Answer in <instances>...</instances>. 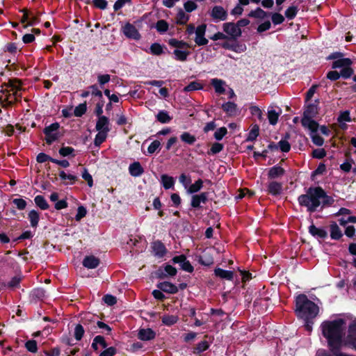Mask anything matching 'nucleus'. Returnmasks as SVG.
Returning <instances> with one entry per match:
<instances>
[{"label": "nucleus", "mask_w": 356, "mask_h": 356, "mask_svg": "<svg viewBox=\"0 0 356 356\" xmlns=\"http://www.w3.org/2000/svg\"><path fill=\"white\" fill-rule=\"evenodd\" d=\"M161 179L162 186L165 190L172 188L174 187L175 180L172 177L164 174L161 176Z\"/></svg>", "instance_id": "nucleus-28"}, {"label": "nucleus", "mask_w": 356, "mask_h": 356, "mask_svg": "<svg viewBox=\"0 0 356 356\" xmlns=\"http://www.w3.org/2000/svg\"><path fill=\"white\" fill-rule=\"evenodd\" d=\"M74 149L72 147H69V146H63L62 147H60L58 150V153L60 156H63V157H65V156H71V157H74L76 155L74 154Z\"/></svg>", "instance_id": "nucleus-40"}, {"label": "nucleus", "mask_w": 356, "mask_h": 356, "mask_svg": "<svg viewBox=\"0 0 356 356\" xmlns=\"http://www.w3.org/2000/svg\"><path fill=\"white\" fill-rule=\"evenodd\" d=\"M123 33L127 38L136 40H138L141 38V35L136 26L129 22L123 27Z\"/></svg>", "instance_id": "nucleus-12"}, {"label": "nucleus", "mask_w": 356, "mask_h": 356, "mask_svg": "<svg viewBox=\"0 0 356 356\" xmlns=\"http://www.w3.org/2000/svg\"><path fill=\"white\" fill-rule=\"evenodd\" d=\"M35 204L42 210H47L49 209V205L45 198L40 195H38L34 198Z\"/></svg>", "instance_id": "nucleus-36"}, {"label": "nucleus", "mask_w": 356, "mask_h": 356, "mask_svg": "<svg viewBox=\"0 0 356 356\" xmlns=\"http://www.w3.org/2000/svg\"><path fill=\"white\" fill-rule=\"evenodd\" d=\"M346 321L343 318L324 321L321 325L322 335L330 351L341 350L343 346Z\"/></svg>", "instance_id": "nucleus-1"}, {"label": "nucleus", "mask_w": 356, "mask_h": 356, "mask_svg": "<svg viewBox=\"0 0 356 356\" xmlns=\"http://www.w3.org/2000/svg\"><path fill=\"white\" fill-rule=\"evenodd\" d=\"M337 121L339 123H341L343 122H351L352 120L350 116V111L346 110L341 112L337 118Z\"/></svg>", "instance_id": "nucleus-55"}, {"label": "nucleus", "mask_w": 356, "mask_h": 356, "mask_svg": "<svg viewBox=\"0 0 356 356\" xmlns=\"http://www.w3.org/2000/svg\"><path fill=\"white\" fill-rule=\"evenodd\" d=\"M178 320V316L175 315L166 314L162 317V323L167 326H171L177 323Z\"/></svg>", "instance_id": "nucleus-39"}, {"label": "nucleus", "mask_w": 356, "mask_h": 356, "mask_svg": "<svg viewBox=\"0 0 356 356\" xmlns=\"http://www.w3.org/2000/svg\"><path fill=\"white\" fill-rule=\"evenodd\" d=\"M246 49L247 47L245 44L238 42L237 40L233 42V51L236 53H242L244 52Z\"/></svg>", "instance_id": "nucleus-58"}, {"label": "nucleus", "mask_w": 356, "mask_h": 356, "mask_svg": "<svg viewBox=\"0 0 356 356\" xmlns=\"http://www.w3.org/2000/svg\"><path fill=\"white\" fill-rule=\"evenodd\" d=\"M207 30V24H202L195 29V42L198 46H204L208 44L209 40L204 37Z\"/></svg>", "instance_id": "nucleus-10"}, {"label": "nucleus", "mask_w": 356, "mask_h": 356, "mask_svg": "<svg viewBox=\"0 0 356 356\" xmlns=\"http://www.w3.org/2000/svg\"><path fill=\"white\" fill-rule=\"evenodd\" d=\"M28 218L30 220L31 226L34 228L37 227L40 220L39 213L37 211L33 209L28 213Z\"/></svg>", "instance_id": "nucleus-34"}, {"label": "nucleus", "mask_w": 356, "mask_h": 356, "mask_svg": "<svg viewBox=\"0 0 356 356\" xmlns=\"http://www.w3.org/2000/svg\"><path fill=\"white\" fill-rule=\"evenodd\" d=\"M298 10H298V6H289L285 10V13H284L285 17L289 20L293 19L296 17Z\"/></svg>", "instance_id": "nucleus-44"}, {"label": "nucleus", "mask_w": 356, "mask_h": 356, "mask_svg": "<svg viewBox=\"0 0 356 356\" xmlns=\"http://www.w3.org/2000/svg\"><path fill=\"white\" fill-rule=\"evenodd\" d=\"M271 19L275 25H278L284 22V17L280 13H275L272 15Z\"/></svg>", "instance_id": "nucleus-62"}, {"label": "nucleus", "mask_w": 356, "mask_h": 356, "mask_svg": "<svg viewBox=\"0 0 356 356\" xmlns=\"http://www.w3.org/2000/svg\"><path fill=\"white\" fill-rule=\"evenodd\" d=\"M214 275L221 280L232 281L234 280V272L232 270H224L220 268L214 269Z\"/></svg>", "instance_id": "nucleus-21"}, {"label": "nucleus", "mask_w": 356, "mask_h": 356, "mask_svg": "<svg viewBox=\"0 0 356 356\" xmlns=\"http://www.w3.org/2000/svg\"><path fill=\"white\" fill-rule=\"evenodd\" d=\"M161 147V143L158 140H155L151 143L147 147V152L149 154H154Z\"/></svg>", "instance_id": "nucleus-61"}, {"label": "nucleus", "mask_w": 356, "mask_h": 356, "mask_svg": "<svg viewBox=\"0 0 356 356\" xmlns=\"http://www.w3.org/2000/svg\"><path fill=\"white\" fill-rule=\"evenodd\" d=\"M83 266L88 269H93L97 268L100 261L98 258L93 255L86 256L83 260Z\"/></svg>", "instance_id": "nucleus-22"}, {"label": "nucleus", "mask_w": 356, "mask_h": 356, "mask_svg": "<svg viewBox=\"0 0 356 356\" xmlns=\"http://www.w3.org/2000/svg\"><path fill=\"white\" fill-rule=\"evenodd\" d=\"M340 74L342 78L347 79H349L354 74V70L351 67V65H348L341 69Z\"/></svg>", "instance_id": "nucleus-53"}, {"label": "nucleus", "mask_w": 356, "mask_h": 356, "mask_svg": "<svg viewBox=\"0 0 356 356\" xmlns=\"http://www.w3.org/2000/svg\"><path fill=\"white\" fill-rule=\"evenodd\" d=\"M156 335V332L151 328H141L138 332V338L145 341L155 339Z\"/></svg>", "instance_id": "nucleus-18"}, {"label": "nucleus", "mask_w": 356, "mask_h": 356, "mask_svg": "<svg viewBox=\"0 0 356 356\" xmlns=\"http://www.w3.org/2000/svg\"><path fill=\"white\" fill-rule=\"evenodd\" d=\"M343 346L356 351V321L349 324Z\"/></svg>", "instance_id": "nucleus-7"}, {"label": "nucleus", "mask_w": 356, "mask_h": 356, "mask_svg": "<svg viewBox=\"0 0 356 356\" xmlns=\"http://www.w3.org/2000/svg\"><path fill=\"white\" fill-rule=\"evenodd\" d=\"M149 49L151 54L155 56H160L163 54V47L157 42L152 44Z\"/></svg>", "instance_id": "nucleus-48"}, {"label": "nucleus", "mask_w": 356, "mask_h": 356, "mask_svg": "<svg viewBox=\"0 0 356 356\" xmlns=\"http://www.w3.org/2000/svg\"><path fill=\"white\" fill-rule=\"evenodd\" d=\"M311 138L314 144L317 146H322L324 143V139L316 132H312Z\"/></svg>", "instance_id": "nucleus-56"}, {"label": "nucleus", "mask_w": 356, "mask_h": 356, "mask_svg": "<svg viewBox=\"0 0 356 356\" xmlns=\"http://www.w3.org/2000/svg\"><path fill=\"white\" fill-rule=\"evenodd\" d=\"M309 233L317 238L325 239L327 237V232L324 228L316 227L313 223L309 227Z\"/></svg>", "instance_id": "nucleus-19"}, {"label": "nucleus", "mask_w": 356, "mask_h": 356, "mask_svg": "<svg viewBox=\"0 0 356 356\" xmlns=\"http://www.w3.org/2000/svg\"><path fill=\"white\" fill-rule=\"evenodd\" d=\"M60 128L58 122H54L49 126H47L43 129V133L45 135V142L47 145H51L54 142L58 140L62 136L58 131Z\"/></svg>", "instance_id": "nucleus-6"}, {"label": "nucleus", "mask_w": 356, "mask_h": 356, "mask_svg": "<svg viewBox=\"0 0 356 356\" xmlns=\"http://www.w3.org/2000/svg\"><path fill=\"white\" fill-rule=\"evenodd\" d=\"M36 161L38 163H44L46 161H50L53 163L54 158L51 157L50 156L47 155L45 153L40 152L38 154L36 157Z\"/></svg>", "instance_id": "nucleus-57"}, {"label": "nucleus", "mask_w": 356, "mask_h": 356, "mask_svg": "<svg viewBox=\"0 0 356 356\" xmlns=\"http://www.w3.org/2000/svg\"><path fill=\"white\" fill-rule=\"evenodd\" d=\"M353 63V60L349 58H341L340 59L336 60L332 63V69L343 68L348 65H352Z\"/></svg>", "instance_id": "nucleus-25"}, {"label": "nucleus", "mask_w": 356, "mask_h": 356, "mask_svg": "<svg viewBox=\"0 0 356 356\" xmlns=\"http://www.w3.org/2000/svg\"><path fill=\"white\" fill-rule=\"evenodd\" d=\"M87 111L86 102L81 103L75 107L74 115L76 117H82Z\"/></svg>", "instance_id": "nucleus-45"}, {"label": "nucleus", "mask_w": 356, "mask_h": 356, "mask_svg": "<svg viewBox=\"0 0 356 356\" xmlns=\"http://www.w3.org/2000/svg\"><path fill=\"white\" fill-rule=\"evenodd\" d=\"M227 128L225 127H220L216 130V131L214 133V138L217 140H221L224 136L227 134Z\"/></svg>", "instance_id": "nucleus-59"}, {"label": "nucleus", "mask_w": 356, "mask_h": 356, "mask_svg": "<svg viewBox=\"0 0 356 356\" xmlns=\"http://www.w3.org/2000/svg\"><path fill=\"white\" fill-rule=\"evenodd\" d=\"M249 109L252 116H256L261 122L263 121L262 111L257 106H250Z\"/></svg>", "instance_id": "nucleus-49"}, {"label": "nucleus", "mask_w": 356, "mask_h": 356, "mask_svg": "<svg viewBox=\"0 0 356 356\" xmlns=\"http://www.w3.org/2000/svg\"><path fill=\"white\" fill-rule=\"evenodd\" d=\"M222 109L229 116H234L237 113V105L234 102H227L222 105Z\"/></svg>", "instance_id": "nucleus-26"}, {"label": "nucleus", "mask_w": 356, "mask_h": 356, "mask_svg": "<svg viewBox=\"0 0 356 356\" xmlns=\"http://www.w3.org/2000/svg\"><path fill=\"white\" fill-rule=\"evenodd\" d=\"M87 214V210L85 207L81 205L77 209V213L75 216V220L76 221H80L83 218H84Z\"/></svg>", "instance_id": "nucleus-60"}, {"label": "nucleus", "mask_w": 356, "mask_h": 356, "mask_svg": "<svg viewBox=\"0 0 356 356\" xmlns=\"http://www.w3.org/2000/svg\"><path fill=\"white\" fill-rule=\"evenodd\" d=\"M204 181L201 179H198L197 181H195L194 184H191L188 188V193L191 194L196 193L199 192L202 186H203Z\"/></svg>", "instance_id": "nucleus-43"}, {"label": "nucleus", "mask_w": 356, "mask_h": 356, "mask_svg": "<svg viewBox=\"0 0 356 356\" xmlns=\"http://www.w3.org/2000/svg\"><path fill=\"white\" fill-rule=\"evenodd\" d=\"M156 119L158 122L162 124H166L169 123L172 120V117L169 115L167 111L161 110L156 114Z\"/></svg>", "instance_id": "nucleus-30"}, {"label": "nucleus", "mask_w": 356, "mask_h": 356, "mask_svg": "<svg viewBox=\"0 0 356 356\" xmlns=\"http://www.w3.org/2000/svg\"><path fill=\"white\" fill-rule=\"evenodd\" d=\"M152 248L154 255L159 258H162L167 252V249L165 245L159 240L155 241L152 243Z\"/></svg>", "instance_id": "nucleus-17"}, {"label": "nucleus", "mask_w": 356, "mask_h": 356, "mask_svg": "<svg viewBox=\"0 0 356 356\" xmlns=\"http://www.w3.org/2000/svg\"><path fill=\"white\" fill-rule=\"evenodd\" d=\"M25 348L31 353H35L38 351L37 341L34 339H31L25 343Z\"/></svg>", "instance_id": "nucleus-51"}, {"label": "nucleus", "mask_w": 356, "mask_h": 356, "mask_svg": "<svg viewBox=\"0 0 356 356\" xmlns=\"http://www.w3.org/2000/svg\"><path fill=\"white\" fill-rule=\"evenodd\" d=\"M11 253V250L6 251L5 255L1 257L0 262L3 264L4 268L11 269L14 272L19 271L20 267L18 262L15 258L9 256Z\"/></svg>", "instance_id": "nucleus-9"}, {"label": "nucleus", "mask_w": 356, "mask_h": 356, "mask_svg": "<svg viewBox=\"0 0 356 356\" xmlns=\"http://www.w3.org/2000/svg\"><path fill=\"white\" fill-rule=\"evenodd\" d=\"M117 353V350L115 347H109L105 348L100 354L99 356H114Z\"/></svg>", "instance_id": "nucleus-64"}, {"label": "nucleus", "mask_w": 356, "mask_h": 356, "mask_svg": "<svg viewBox=\"0 0 356 356\" xmlns=\"http://www.w3.org/2000/svg\"><path fill=\"white\" fill-rule=\"evenodd\" d=\"M155 27L159 33H164L168 30L169 24L165 20L160 19L156 22Z\"/></svg>", "instance_id": "nucleus-46"}, {"label": "nucleus", "mask_w": 356, "mask_h": 356, "mask_svg": "<svg viewBox=\"0 0 356 356\" xmlns=\"http://www.w3.org/2000/svg\"><path fill=\"white\" fill-rule=\"evenodd\" d=\"M156 287L169 294H175L178 292V287L175 284L167 281L158 283Z\"/></svg>", "instance_id": "nucleus-15"}, {"label": "nucleus", "mask_w": 356, "mask_h": 356, "mask_svg": "<svg viewBox=\"0 0 356 356\" xmlns=\"http://www.w3.org/2000/svg\"><path fill=\"white\" fill-rule=\"evenodd\" d=\"M279 118V113H277L275 110H270L268 112V119L269 123L272 125H275L277 123Z\"/></svg>", "instance_id": "nucleus-52"}, {"label": "nucleus", "mask_w": 356, "mask_h": 356, "mask_svg": "<svg viewBox=\"0 0 356 356\" xmlns=\"http://www.w3.org/2000/svg\"><path fill=\"white\" fill-rule=\"evenodd\" d=\"M318 312V306L309 300L305 294L301 293L296 297L295 313L299 319L315 318Z\"/></svg>", "instance_id": "nucleus-2"}, {"label": "nucleus", "mask_w": 356, "mask_h": 356, "mask_svg": "<svg viewBox=\"0 0 356 356\" xmlns=\"http://www.w3.org/2000/svg\"><path fill=\"white\" fill-rule=\"evenodd\" d=\"M330 237L333 240H339L343 236V233L336 222H332L330 225Z\"/></svg>", "instance_id": "nucleus-24"}, {"label": "nucleus", "mask_w": 356, "mask_h": 356, "mask_svg": "<svg viewBox=\"0 0 356 356\" xmlns=\"http://www.w3.org/2000/svg\"><path fill=\"white\" fill-rule=\"evenodd\" d=\"M298 202L300 207H306L308 213H314L321 204V186L308 188L305 194L298 196Z\"/></svg>", "instance_id": "nucleus-3"}, {"label": "nucleus", "mask_w": 356, "mask_h": 356, "mask_svg": "<svg viewBox=\"0 0 356 356\" xmlns=\"http://www.w3.org/2000/svg\"><path fill=\"white\" fill-rule=\"evenodd\" d=\"M223 31L229 40L236 41L242 35V31L234 22H226L222 25Z\"/></svg>", "instance_id": "nucleus-8"}, {"label": "nucleus", "mask_w": 356, "mask_h": 356, "mask_svg": "<svg viewBox=\"0 0 356 356\" xmlns=\"http://www.w3.org/2000/svg\"><path fill=\"white\" fill-rule=\"evenodd\" d=\"M319 107L316 104H308L303 112V117L301 119L302 126L309 129L311 132H317L319 128L318 123L313 120L318 114Z\"/></svg>", "instance_id": "nucleus-4"}, {"label": "nucleus", "mask_w": 356, "mask_h": 356, "mask_svg": "<svg viewBox=\"0 0 356 356\" xmlns=\"http://www.w3.org/2000/svg\"><path fill=\"white\" fill-rule=\"evenodd\" d=\"M22 280V275H18L14 276L13 277L11 278V280L9 282H6L7 289H10V290H14L15 289L19 288L20 283H21Z\"/></svg>", "instance_id": "nucleus-31"}, {"label": "nucleus", "mask_w": 356, "mask_h": 356, "mask_svg": "<svg viewBox=\"0 0 356 356\" xmlns=\"http://www.w3.org/2000/svg\"><path fill=\"white\" fill-rule=\"evenodd\" d=\"M283 190V186L281 182L271 181L267 185L266 191L273 196H278L281 195Z\"/></svg>", "instance_id": "nucleus-13"}, {"label": "nucleus", "mask_w": 356, "mask_h": 356, "mask_svg": "<svg viewBox=\"0 0 356 356\" xmlns=\"http://www.w3.org/2000/svg\"><path fill=\"white\" fill-rule=\"evenodd\" d=\"M203 88L202 84L197 81H194L191 83H189L186 86L184 87V92H191L195 90H201Z\"/></svg>", "instance_id": "nucleus-42"}, {"label": "nucleus", "mask_w": 356, "mask_h": 356, "mask_svg": "<svg viewBox=\"0 0 356 356\" xmlns=\"http://www.w3.org/2000/svg\"><path fill=\"white\" fill-rule=\"evenodd\" d=\"M278 147L282 152H289L291 149V145L287 140H281L278 143Z\"/></svg>", "instance_id": "nucleus-63"}, {"label": "nucleus", "mask_w": 356, "mask_h": 356, "mask_svg": "<svg viewBox=\"0 0 356 356\" xmlns=\"http://www.w3.org/2000/svg\"><path fill=\"white\" fill-rule=\"evenodd\" d=\"M98 120L96 123L95 129L98 131L108 133L110 131V122L107 117L104 115L97 116Z\"/></svg>", "instance_id": "nucleus-14"}, {"label": "nucleus", "mask_w": 356, "mask_h": 356, "mask_svg": "<svg viewBox=\"0 0 356 356\" xmlns=\"http://www.w3.org/2000/svg\"><path fill=\"white\" fill-rule=\"evenodd\" d=\"M210 15L215 22L225 21L228 17L227 10L221 6H213Z\"/></svg>", "instance_id": "nucleus-11"}, {"label": "nucleus", "mask_w": 356, "mask_h": 356, "mask_svg": "<svg viewBox=\"0 0 356 356\" xmlns=\"http://www.w3.org/2000/svg\"><path fill=\"white\" fill-rule=\"evenodd\" d=\"M259 135V126L257 124L252 125V128L248 133L246 141L253 142L257 140Z\"/></svg>", "instance_id": "nucleus-33"}, {"label": "nucleus", "mask_w": 356, "mask_h": 356, "mask_svg": "<svg viewBox=\"0 0 356 356\" xmlns=\"http://www.w3.org/2000/svg\"><path fill=\"white\" fill-rule=\"evenodd\" d=\"M198 262L202 266H210L213 264V258L209 254L204 253L199 257Z\"/></svg>", "instance_id": "nucleus-37"}, {"label": "nucleus", "mask_w": 356, "mask_h": 356, "mask_svg": "<svg viewBox=\"0 0 356 356\" xmlns=\"http://www.w3.org/2000/svg\"><path fill=\"white\" fill-rule=\"evenodd\" d=\"M285 170L279 165H275L268 169V178L269 179H275L282 177L285 174Z\"/></svg>", "instance_id": "nucleus-16"}, {"label": "nucleus", "mask_w": 356, "mask_h": 356, "mask_svg": "<svg viewBox=\"0 0 356 356\" xmlns=\"http://www.w3.org/2000/svg\"><path fill=\"white\" fill-rule=\"evenodd\" d=\"M321 210H323L325 207L332 206L335 202L334 199L328 195L322 187H321Z\"/></svg>", "instance_id": "nucleus-20"}, {"label": "nucleus", "mask_w": 356, "mask_h": 356, "mask_svg": "<svg viewBox=\"0 0 356 356\" xmlns=\"http://www.w3.org/2000/svg\"><path fill=\"white\" fill-rule=\"evenodd\" d=\"M210 347V343L206 341L202 340L193 348V353L197 355H201V354L207 350Z\"/></svg>", "instance_id": "nucleus-27"}, {"label": "nucleus", "mask_w": 356, "mask_h": 356, "mask_svg": "<svg viewBox=\"0 0 356 356\" xmlns=\"http://www.w3.org/2000/svg\"><path fill=\"white\" fill-rule=\"evenodd\" d=\"M85 333L84 328L81 324H77L74 327V338L77 341L81 340Z\"/></svg>", "instance_id": "nucleus-50"}, {"label": "nucleus", "mask_w": 356, "mask_h": 356, "mask_svg": "<svg viewBox=\"0 0 356 356\" xmlns=\"http://www.w3.org/2000/svg\"><path fill=\"white\" fill-rule=\"evenodd\" d=\"M224 148V145L220 143H214L209 151L208 152L209 154H216L220 153Z\"/></svg>", "instance_id": "nucleus-54"}, {"label": "nucleus", "mask_w": 356, "mask_h": 356, "mask_svg": "<svg viewBox=\"0 0 356 356\" xmlns=\"http://www.w3.org/2000/svg\"><path fill=\"white\" fill-rule=\"evenodd\" d=\"M211 83L215 89L216 92L218 94H223L225 92L224 85L225 82L221 79H213L211 81Z\"/></svg>", "instance_id": "nucleus-32"}, {"label": "nucleus", "mask_w": 356, "mask_h": 356, "mask_svg": "<svg viewBox=\"0 0 356 356\" xmlns=\"http://www.w3.org/2000/svg\"><path fill=\"white\" fill-rule=\"evenodd\" d=\"M188 20L189 16L181 8H179L176 16V23L179 25H184Z\"/></svg>", "instance_id": "nucleus-35"}, {"label": "nucleus", "mask_w": 356, "mask_h": 356, "mask_svg": "<svg viewBox=\"0 0 356 356\" xmlns=\"http://www.w3.org/2000/svg\"><path fill=\"white\" fill-rule=\"evenodd\" d=\"M129 174L132 177H140L144 172V169L142 167L141 164L138 161H134L131 164L129 165Z\"/></svg>", "instance_id": "nucleus-23"}, {"label": "nucleus", "mask_w": 356, "mask_h": 356, "mask_svg": "<svg viewBox=\"0 0 356 356\" xmlns=\"http://www.w3.org/2000/svg\"><path fill=\"white\" fill-rule=\"evenodd\" d=\"M108 133L104 131H98V134H96L94 144L95 146L99 147L101 144H102L106 139Z\"/></svg>", "instance_id": "nucleus-47"}, {"label": "nucleus", "mask_w": 356, "mask_h": 356, "mask_svg": "<svg viewBox=\"0 0 356 356\" xmlns=\"http://www.w3.org/2000/svg\"><path fill=\"white\" fill-rule=\"evenodd\" d=\"M180 140L185 144L188 145H193L197 140V138L195 135L191 134L188 131L181 133L179 136Z\"/></svg>", "instance_id": "nucleus-29"}, {"label": "nucleus", "mask_w": 356, "mask_h": 356, "mask_svg": "<svg viewBox=\"0 0 356 356\" xmlns=\"http://www.w3.org/2000/svg\"><path fill=\"white\" fill-rule=\"evenodd\" d=\"M168 44L170 47L175 48L173 51V54L175 55V59L176 60L184 62L191 54V52L186 50V49L191 48V45L184 40L171 38L168 41Z\"/></svg>", "instance_id": "nucleus-5"}, {"label": "nucleus", "mask_w": 356, "mask_h": 356, "mask_svg": "<svg viewBox=\"0 0 356 356\" xmlns=\"http://www.w3.org/2000/svg\"><path fill=\"white\" fill-rule=\"evenodd\" d=\"M4 85L8 88H10L11 91H14L15 90H22L21 81L18 79H9L7 83H4Z\"/></svg>", "instance_id": "nucleus-38"}, {"label": "nucleus", "mask_w": 356, "mask_h": 356, "mask_svg": "<svg viewBox=\"0 0 356 356\" xmlns=\"http://www.w3.org/2000/svg\"><path fill=\"white\" fill-rule=\"evenodd\" d=\"M268 16V13L262 10L261 8H257L254 10H251L248 13V17L258 18V19H264Z\"/></svg>", "instance_id": "nucleus-41"}]
</instances>
